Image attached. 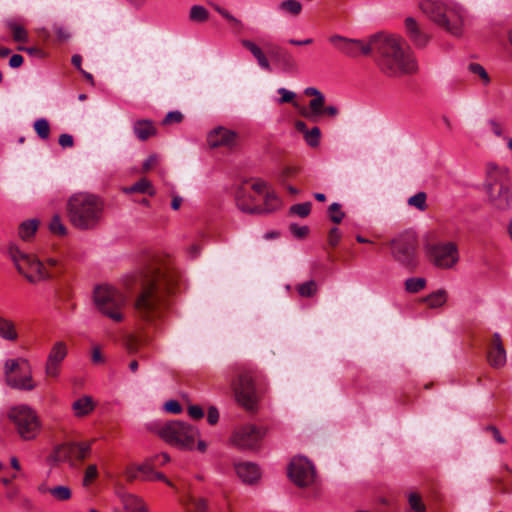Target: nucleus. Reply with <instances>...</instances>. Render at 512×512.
Returning a JSON list of instances; mask_svg holds the SVG:
<instances>
[{
    "mask_svg": "<svg viewBox=\"0 0 512 512\" xmlns=\"http://www.w3.org/2000/svg\"><path fill=\"white\" fill-rule=\"evenodd\" d=\"M189 502L197 512H207L208 510V502L205 498L191 497Z\"/></svg>",
    "mask_w": 512,
    "mask_h": 512,
    "instance_id": "55",
    "label": "nucleus"
},
{
    "mask_svg": "<svg viewBox=\"0 0 512 512\" xmlns=\"http://www.w3.org/2000/svg\"><path fill=\"white\" fill-rule=\"evenodd\" d=\"M34 129H35L37 135L41 139L46 140V139L49 138V136H50V125H49L48 120H46L45 118L37 119L34 122Z\"/></svg>",
    "mask_w": 512,
    "mask_h": 512,
    "instance_id": "45",
    "label": "nucleus"
},
{
    "mask_svg": "<svg viewBox=\"0 0 512 512\" xmlns=\"http://www.w3.org/2000/svg\"><path fill=\"white\" fill-rule=\"evenodd\" d=\"M320 136V129L318 127H313L310 130L308 129L304 135V139L310 147H317L320 143Z\"/></svg>",
    "mask_w": 512,
    "mask_h": 512,
    "instance_id": "49",
    "label": "nucleus"
},
{
    "mask_svg": "<svg viewBox=\"0 0 512 512\" xmlns=\"http://www.w3.org/2000/svg\"><path fill=\"white\" fill-rule=\"evenodd\" d=\"M58 142L62 148H70L74 145V139H73L72 135L67 134V133L61 134L59 136Z\"/></svg>",
    "mask_w": 512,
    "mask_h": 512,
    "instance_id": "62",
    "label": "nucleus"
},
{
    "mask_svg": "<svg viewBox=\"0 0 512 512\" xmlns=\"http://www.w3.org/2000/svg\"><path fill=\"white\" fill-rule=\"evenodd\" d=\"M188 415L193 419H201L204 416L203 409L198 405H190L188 407Z\"/></svg>",
    "mask_w": 512,
    "mask_h": 512,
    "instance_id": "63",
    "label": "nucleus"
},
{
    "mask_svg": "<svg viewBox=\"0 0 512 512\" xmlns=\"http://www.w3.org/2000/svg\"><path fill=\"white\" fill-rule=\"evenodd\" d=\"M342 206L341 204L334 202L332 203L327 210L328 216L330 220L335 223L339 224L342 222V220L345 217V213L341 210Z\"/></svg>",
    "mask_w": 512,
    "mask_h": 512,
    "instance_id": "44",
    "label": "nucleus"
},
{
    "mask_svg": "<svg viewBox=\"0 0 512 512\" xmlns=\"http://www.w3.org/2000/svg\"><path fill=\"white\" fill-rule=\"evenodd\" d=\"M325 103V97L321 93L318 96H315L313 99L309 102L308 109H303L304 111L302 114L307 119H309L312 122H318L319 117L322 115V109L324 107Z\"/></svg>",
    "mask_w": 512,
    "mask_h": 512,
    "instance_id": "26",
    "label": "nucleus"
},
{
    "mask_svg": "<svg viewBox=\"0 0 512 512\" xmlns=\"http://www.w3.org/2000/svg\"><path fill=\"white\" fill-rule=\"evenodd\" d=\"M183 120V114L179 111L169 112L162 121L163 125H170L173 123H180Z\"/></svg>",
    "mask_w": 512,
    "mask_h": 512,
    "instance_id": "56",
    "label": "nucleus"
},
{
    "mask_svg": "<svg viewBox=\"0 0 512 512\" xmlns=\"http://www.w3.org/2000/svg\"><path fill=\"white\" fill-rule=\"evenodd\" d=\"M189 19L192 22L203 23L209 19L208 10L202 5H193L190 8Z\"/></svg>",
    "mask_w": 512,
    "mask_h": 512,
    "instance_id": "36",
    "label": "nucleus"
},
{
    "mask_svg": "<svg viewBox=\"0 0 512 512\" xmlns=\"http://www.w3.org/2000/svg\"><path fill=\"white\" fill-rule=\"evenodd\" d=\"M208 4L217 12L219 13L224 19H226L230 24L234 25V26H241L242 23L241 21L234 17L228 10H226L225 8L221 7L220 5H218L217 3L215 2H212V1H209Z\"/></svg>",
    "mask_w": 512,
    "mask_h": 512,
    "instance_id": "42",
    "label": "nucleus"
},
{
    "mask_svg": "<svg viewBox=\"0 0 512 512\" xmlns=\"http://www.w3.org/2000/svg\"><path fill=\"white\" fill-rule=\"evenodd\" d=\"M281 206V201L274 191H267L265 193L263 206L256 205L261 211L255 212L254 214H264L276 211Z\"/></svg>",
    "mask_w": 512,
    "mask_h": 512,
    "instance_id": "31",
    "label": "nucleus"
},
{
    "mask_svg": "<svg viewBox=\"0 0 512 512\" xmlns=\"http://www.w3.org/2000/svg\"><path fill=\"white\" fill-rule=\"evenodd\" d=\"M340 240H341L340 230L337 227H333L332 229H330V231L328 233V243L332 247H335L339 244Z\"/></svg>",
    "mask_w": 512,
    "mask_h": 512,
    "instance_id": "58",
    "label": "nucleus"
},
{
    "mask_svg": "<svg viewBox=\"0 0 512 512\" xmlns=\"http://www.w3.org/2000/svg\"><path fill=\"white\" fill-rule=\"evenodd\" d=\"M265 430L253 424H244L234 429L230 444L240 450H254L259 446Z\"/></svg>",
    "mask_w": 512,
    "mask_h": 512,
    "instance_id": "13",
    "label": "nucleus"
},
{
    "mask_svg": "<svg viewBox=\"0 0 512 512\" xmlns=\"http://www.w3.org/2000/svg\"><path fill=\"white\" fill-rule=\"evenodd\" d=\"M251 188L257 194H263L268 188V183L262 179H255L251 185Z\"/></svg>",
    "mask_w": 512,
    "mask_h": 512,
    "instance_id": "60",
    "label": "nucleus"
},
{
    "mask_svg": "<svg viewBox=\"0 0 512 512\" xmlns=\"http://www.w3.org/2000/svg\"><path fill=\"white\" fill-rule=\"evenodd\" d=\"M154 466H155L154 458L150 457V458L146 459L143 464L138 465L137 469H138L139 473L143 474V478L145 480H150V479H152Z\"/></svg>",
    "mask_w": 512,
    "mask_h": 512,
    "instance_id": "48",
    "label": "nucleus"
},
{
    "mask_svg": "<svg viewBox=\"0 0 512 512\" xmlns=\"http://www.w3.org/2000/svg\"><path fill=\"white\" fill-rule=\"evenodd\" d=\"M207 421L210 425H215L219 421L218 409L214 406L209 407L207 412Z\"/></svg>",
    "mask_w": 512,
    "mask_h": 512,
    "instance_id": "64",
    "label": "nucleus"
},
{
    "mask_svg": "<svg viewBox=\"0 0 512 512\" xmlns=\"http://www.w3.org/2000/svg\"><path fill=\"white\" fill-rule=\"evenodd\" d=\"M145 342L146 338L136 335H128L124 340V346L128 354L134 355L138 353L140 346Z\"/></svg>",
    "mask_w": 512,
    "mask_h": 512,
    "instance_id": "35",
    "label": "nucleus"
},
{
    "mask_svg": "<svg viewBox=\"0 0 512 512\" xmlns=\"http://www.w3.org/2000/svg\"><path fill=\"white\" fill-rule=\"evenodd\" d=\"M289 229L291 233L299 239L305 238L309 233V227L308 226H299L296 223H292L289 226Z\"/></svg>",
    "mask_w": 512,
    "mask_h": 512,
    "instance_id": "54",
    "label": "nucleus"
},
{
    "mask_svg": "<svg viewBox=\"0 0 512 512\" xmlns=\"http://www.w3.org/2000/svg\"><path fill=\"white\" fill-rule=\"evenodd\" d=\"M260 376V373L256 370L239 367L236 370L235 378L231 381L235 400L246 411L254 412L258 408L259 396L256 383Z\"/></svg>",
    "mask_w": 512,
    "mask_h": 512,
    "instance_id": "5",
    "label": "nucleus"
},
{
    "mask_svg": "<svg viewBox=\"0 0 512 512\" xmlns=\"http://www.w3.org/2000/svg\"><path fill=\"white\" fill-rule=\"evenodd\" d=\"M427 256L435 266L443 269L453 267L459 260L458 248L453 242L428 246Z\"/></svg>",
    "mask_w": 512,
    "mask_h": 512,
    "instance_id": "15",
    "label": "nucleus"
},
{
    "mask_svg": "<svg viewBox=\"0 0 512 512\" xmlns=\"http://www.w3.org/2000/svg\"><path fill=\"white\" fill-rule=\"evenodd\" d=\"M49 229L53 234L59 236H66L68 230L66 226L63 224L61 217L58 214H55L49 224Z\"/></svg>",
    "mask_w": 512,
    "mask_h": 512,
    "instance_id": "43",
    "label": "nucleus"
},
{
    "mask_svg": "<svg viewBox=\"0 0 512 512\" xmlns=\"http://www.w3.org/2000/svg\"><path fill=\"white\" fill-rule=\"evenodd\" d=\"M311 208H312L311 202L298 203V204H294L290 207L289 213L291 215H296L301 218H305V217L309 216V214L311 212Z\"/></svg>",
    "mask_w": 512,
    "mask_h": 512,
    "instance_id": "47",
    "label": "nucleus"
},
{
    "mask_svg": "<svg viewBox=\"0 0 512 512\" xmlns=\"http://www.w3.org/2000/svg\"><path fill=\"white\" fill-rule=\"evenodd\" d=\"M288 476L298 487H308L313 484L316 472L311 461L299 456L291 460L288 467Z\"/></svg>",
    "mask_w": 512,
    "mask_h": 512,
    "instance_id": "16",
    "label": "nucleus"
},
{
    "mask_svg": "<svg viewBox=\"0 0 512 512\" xmlns=\"http://www.w3.org/2000/svg\"><path fill=\"white\" fill-rule=\"evenodd\" d=\"M179 281V272L168 261H156L134 276L140 290L133 302L137 325L157 327L168 308V295Z\"/></svg>",
    "mask_w": 512,
    "mask_h": 512,
    "instance_id": "1",
    "label": "nucleus"
},
{
    "mask_svg": "<svg viewBox=\"0 0 512 512\" xmlns=\"http://www.w3.org/2000/svg\"><path fill=\"white\" fill-rule=\"evenodd\" d=\"M448 294L446 290L439 289L426 297L422 298V302L427 303L430 308L442 307L447 301Z\"/></svg>",
    "mask_w": 512,
    "mask_h": 512,
    "instance_id": "33",
    "label": "nucleus"
},
{
    "mask_svg": "<svg viewBox=\"0 0 512 512\" xmlns=\"http://www.w3.org/2000/svg\"><path fill=\"white\" fill-rule=\"evenodd\" d=\"M0 337L8 340L15 341L18 338L15 325L11 320L0 316Z\"/></svg>",
    "mask_w": 512,
    "mask_h": 512,
    "instance_id": "34",
    "label": "nucleus"
},
{
    "mask_svg": "<svg viewBox=\"0 0 512 512\" xmlns=\"http://www.w3.org/2000/svg\"><path fill=\"white\" fill-rule=\"evenodd\" d=\"M123 192L125 194H132V193L148 194L149 196H154L156 194V190H155L154 186L152 185L151 181H149L147 178H141L139 181H137L133 185H131L129 187H124Z\"/></svg>",
    "mask_w": 512,
    "mask_h": 512,
    "instance_id": "29",
    "label": "nucleus"
},
{
    "mask_svg": "<svg viewBox=\"0 0 512 512\" xmlns=\"http://www.w3.org/2000/svg\"><path fill=\"white\" fill-rule=\"evenodd\" d=\"M68 355V347L65 342H55L45 361V376L50 379H57L61 373L62 363Z\"/></svg>",
    "mask_w": 512,
    "mask_h": 512,
    "instance_id": "17",
    "label": "nucleus"
},
{
    "mask_svg": "<svg viewBox=\"0 0 512 512\" xmlns=\"http://www.w3.org/2000/svg\"><path fill=\"white\" fill-rule=\"evenodd\" d=\"M279 9L290 15L297 16L302 11V5L297 0H285L279 4Z\"/></svg>",
    "mask_w": 512,
    "mask_h": 512,
    "instance_id": "41",
    "label": "nucleus"
},
{
    "mask_svg": "<svg viewBox=\"0 0 512 512\" xmlns=\"http://www.w3.org/2000/svg\"><path fill=\"white\" fill-rule=\"evenodd\" d=\"M91 451V445L87 442H69L58 445L53 453L49 455L47 461L49 464L69 462L73 465L75 460L85 459Z\"/></svg>",
    "mask_w": 512,
    "mask_h": 512,
    "instance_id": "14",
    "label": "nucleus"
},
{
    "mask_svg": "<svg viewBox=\"0 0 512 512\" xmlns=\"http://www.w3.org/2000/svg\"><path fill=\"white\" fill-rule=\"evenodd\" d=\"M376 39L377 33L369 36L367 40L332 35L329 37V42L345 56L358 58L361 56H372Z\"/></svg>",
    "mask_w": 512,
    "mask_h": 512,
    "instance_id": "12",
    "label": "nucleus"
},
{
    "mask_svg": "<svg viewBox=\"0 0 512 512\" xmlns=\"http://www.w3.org/2000/svg\"><path fill=\"white\" fill-rule=\"evenodd\" d=\"M408 502H409L411 509L414 510L415 512H425L426 511V506L422 502V499L419 494H417L415 492L410 493V495L408 497Z\"/></svg>",
    "mask_w": 512,
    "mask_h": 512,
    "instance_id": "51",
    "label": "nucleus"
},
{
    "mask_svg": "<svg viewBox=\"0 0 512 512\" xmlns=\"http://www.w3.org/2000/svg\"><path fill=\"white\" fill-rule=\"evenodd\" d=\"M393 259L408 271H414L418 264V241L415 233L405 231L389 242Z\"/></svg>",
    "mask_w": 512,
    "mask_h": 512,
    "instance_id": "6",
    "label": "nucleus"
},
{
    "mask_svg": "<svg viewBox=\"0 0 512 512\" xmlns=\"http://www.w3.org/2000/svg\"><path fill=\"white\" fill-rule=\"evenodd\" d=\"M65 211L72 227L79 231H92L103 221L105 202L98 195L78 192L68 198Z\"/></svg>",
    "mask_w": 512,
    "mask_h": 512,
    "instance_id": "3",
    "label": "nucleus"
},
{
    "mask_svg": "<svg viewBox=\"0 0 512 512\" xmlns=\"http://www.w3.org/2000/svg\"><path fill=\"white\" fill-rule=\"evenodd\" d=\"M98 476L97 466L95 464L89 465L84 473L83 486H89Z\"/></svg>",
    "mask_w": 512,
    "mask_h": 512,
    "instance_id": "52",
    "label": "nucleus"
},
{
    "mask_svg": "<svg viewBox=\"0 0 512 512\" xmlns=\"http://www.w3.org/2000/svg\"><path fill=\"white\" fill-rule=\"evenodd\" d=\"M94 302L98 309L115 322L123 320L121 309L126 304V297L118 290L108 286H98L94 291Z\"/></svg>",
    "mask_w": 512,
    "mask_h": 512,
    "instance_id": "9",
    "label": "nucleus"
},
{
    "mask_svg": "<svg viewBox=\"0 0 512 512\" xmlns=\"http://www.w3.org/2000/svg\"><path fill=\"white\" fill-rule=\"evenodd\" d=\"M270 55L284 70H292L295 67L292 55L281 47H272Z\"/></svg>",
    "mask_w": 512,
    "mask_h": 512,
    "instance_id": "28",
    "label": "nucleus"
},
{
    "mask_svg": "<svg viewBox=\"0 0 512 512\" xmlns=\"http://www.w3.org/2000/svg\"><path fill=\"white\" fill-rule=\"evenodd\" d=\"M405 29L408 38L415 47L424 48L429 43L431 36L420 28L414 18L408 17L405 19Z\"/></svg>",
    "mask_w": 512,
    "mask_h": 512,
    "instance_id": "21",
    "label": "nucleus"
},
{
    "mask_svg": "<svg viewBox=\"0 0 512 512\" xmlns=\"http://www.w3.org/2000/svg\"><path fill=\"white\" fill-rule=\"evenodd\" d=\"M207 141L211 148H231L236 145L237 133L224 127H217L208 134Z\"/></svg>",
    "mask_w": 512,
    "mask_h": 512,
    "instance_id": "19",
    "label": "nucleus"
},
{
    "mask_svg": "<svg viewBox=\"0 0 512 512\" xmlns=\"http://www.w3.org/2000/svg\"><path fill=\"white\" fill-rule=\"evenodd\" d=\"M504 186H512L509 169L492 162L488 163L486 165L485 190H492L498 187L503 188Z\"/></svg>",
    "mask_w": 512,
    "mask_h": 512,
    "instance_id": "18",
    "label": "nucleus"
},
{
    "mask_svg": "<svg viewBox=\"0 0 512 512\" xmlns=\"http://www.w3.org/2000/svg\"><path fill=\"white\" fill-rule=\"evenodd\" d=\"M124 509L129 512H149L144 500L135 494L128 493L124 489L116 492Z\"/></svg>",
    "mask_w": 512,
    "mask_h": 512,
    "instance_id": "23",
    "label": "nucleus"
},
{
    "mask_svg": "<svg viewBox=\"0 0 512 512\" xmlns=\"http://www.w3.org/2000/svg\"><path fill=\"white\" fill-rule=\"evenodd\" d=\"M9 28L13 34V39L17 42H26L28 39L27 32L21 25L17 23H9Z\"/></svg>",
    "mask_w": 512,
    "mask_h": 512,
    "instance_id": "50",
    "label": "nucleus"
},
{
    "mask_svg": "<svg viewBox=\"0 0 512 512\" xmlns=\"http://www.w3.org/2000/svg\"><path fill=\"white\" fill-rule=\"evenodd\" d=\"M244 184L245 183L239 185L235 190V201L237 207L241 211L249 214H254L255 212L261 211V209L259 207H256V205L252 206L249 204V201L254 202V199L246 195V189Z\"/></svg>",
    "mask_w": 512,
    "mask_h": 512,
    "instance_id": "25",
    "label": "nucleus"
},
{
    "mask_svg": "<svg viewBox=\"0 0 512 512\" xmlns=\"http://www.w3.org/2000/svg\"><path fill=\"white\" fill-rule=\"evenodd\" d=\"M296 290L301 297L308 298L316 295L318 286L314 280H309L297 285Z\"/></svg>",
    "mask_w": 512,
    "mask_h": 512,
    "instance_id": "38",
    "label": "nucleus"
},
{
    "mask_svg": "<svg viewBox=\"0 0 512 512\" xmlns=\"http://www.w3.org/2000/svg\"><path fill=\"white\" fill-rule=\"evenodd\" d=\"M38 222L36 220L24 221L19 226V236L23 240H29L37 231Z\"/></svg>",
    "mask_w": 512,
    "mask_h": 512,
    "instance_id": "37",
    "label": "nucleus"
},
{
    "mask_svg": "<svg viewBox=\"0 0 512 512\" xmlns=\"http://www.w3.org/2000/svg\"><path fill=\"white\" fill-rule=\"evenodd\" d=\"M9 419L14 423L18 434L23 440L36 438L40 432L41 423L37 413L27 405L14 406L9 410Z\"/></svg>",
    "mask_w": 512,
    "mask_h": 512,
    "instance_id": "10",
    "label": "nucleus"
},
{
    "mask_svg": "<svg viewBox=\"0 0 512 512\" xmlns=\"http://www.w3.org/2000/svg\"><path fill=\"white\" fill-rule=\"evenodd\" d=\"M469 70L472 73L477 74L484 81V84L487 85L490 82L489 75L482 65L478 63H471L469 65Z\"/></svg>",
    "mask_w": 512,
    "mask_h": 512,
    "instance_id": "53",
    "label": "nucleus"
},
{
    "mask_svg": "<svg viewBox=\"0 0 512 512\" xmlns=\"http://www.w3.org/2000/svg\"><path fill=\"white\" fill-rule=\"evenodd\" d=\"M158 435L167 443L183 448L192 449L199 435L196 427L182 421H170L161 425Z\"/></svg>",
    "mask_w": 512,
    "mask_h": 512,
    "instance_id": "8",
    "label": "nucleus"
},
{
    "mask_svg": "<svg viewBox=\"0 0 512 512\" xmlns=\"http://www.w3.org/2000/svg\"><path fill=\"white\" fill-rule=\"evenodd\" d=\"M485 431L487 433H490L492 435V437L495 439L496 442H498L499 444H504L505 443V439L504 437L501 435L499 429L495 426H487L485 427Z\"/></svg>",
    "mask_w": 512,
    "mask_h": 512,
    "instance_id": "61",
    "label": "nucleus"
},
{
    "mask_svg": "<svg viewBox=\"0 0 512 512\" xmlns=\"http://www.w3.org/2000/svg\"><path fill=\"white\" fill-rule=\"evenodd\" d=\"M372 56L380 72L389 78H401L418 72L414 52L400 36L377 33Z\"/></svg>",
    "mask_w": 512,
    "mask_h": 512,
    "instance_id": "2",
    "label": "nucleus"
},
{
    "mask_svg": "<svg viewBox=\"0 0 512 512\" xmlns=\"http://www.w3.org/2000/svg\"><path fill=\"white\" fill-rule=\"evenodd\" d=\"M133 131L136 137L141 141H145L157 133V129L154 126V123L147 119L135 121L133 125Z\"/></svg>",
    "mask_w": 512,
    "mask_h": 512,
    "instance_id": "27",
    "label": "nucleus"
},
{
    "mask_svg": "<svg viewBox=\"0 0 512 512\" xmlns=\"http://www.w3.org/2000/svg\"><path fill=\"white\" fill-rule=\"evenodd\" d=\"M72 409L76 416H86L94 409L93 400L90 396H83L73 402Z\"/></svg>",
    "mask_w": 512,
    "mask_h": 512,
    "instance_id": "32",
    "label": "nucleus"
},
{
    "mask_svg": "<svg viewBox=\"0 0 512 512\" xmlns=\"http://www.w3.org/2000/svg\"><path fill=\"white\" fill-rule=\"evenodd\" d=\"M235 470L239 478L244 483L253 484L260 478V470L258 466L251 462L235 464Z\"/></svg>",
    "mask_w": 512,
    "mask_h": 512,
    "instance_id": "24",
    "label": "nucleus"
},
{
    "mask_svg": "<svg viewBox=\"0 0 512 512\" xmlns=\"http://www.w3.org/2000/svg\"><path fill=\"white\" fill-rule=\"evenodd\" d=\"M426 286V280L424 278H408L405 281V289L409 293H417L424 289Z\"/></svg>",
    "mask_w": 512,
    "mask_h": 512,
    "instance_id": "46",
    "label": "nucleus"
},
{
    "mask_svg": "<svg viewBox=\"0 0 512 512\" xmlns=\"http://www.w3.org/2000/svg\"><path fill=\"white\" fill-rule=\"evenodd\" d=\"M5 383L12 389L32 391L37 383L32 376L29 361L25 358L8 359L4 364Z\"/></svg>",
    "mask_w": 512,
    "mask_h": 512,
    "instance_id": "7",
    "label": "nucleus"
},
{
    "mask_svg": "<svg viewBox=\"0 0 512 512\" xmlns=\"http://www.w3.org/2000/svg\"><path fill=\"white\" fill-rule=\"evenodd\" d=\"M407 203L409 206L415 207L419 211H425L428 208L427 194L423 191H420L415 195L411 196L407 200Z\"/></svg>",
    "mask_w": 512,
    "mask_h": 512,
    "instance_id": "40",
    "label": "nucleus"
},
{
    "mask_svg": "<svg viewBox=\"0 0 512 512\" xmlns=\"http://www.w3.org/2000/svg\"><path fill=\"white\" fill-rule=\"evenodd\" d=\"M49 494L57 501H67L72 497L71 489L65 485L51 487Z\"/></svg>",
    "mask_w": 512,
    "mask_h": 512,
    "instance_id": "39",
    "label": "nucleus"
},
{
    "mask_svg": "<svg viewBox=\"0 0 512 512\" xmlns=\"http://www.w3.org/2000/svg\"><path fill=\"white\" fill-rule=\"evenodd\" d=\"M8 252L18 272L30 283H37L51 277L39 260L22 253L15 245H10Z\"/></svg>",
    "mask_w": 512,
    "mask_h": 512,
    "instance_id": "11",
    "label": "nucleus"
},
{
    "mask_svg": "<svg viewBox=\"0 0 512 512\" xmlns=\"http://www.w3.org/2000/svg\"><path fill=\"white\" fill-rule=\"evenodd\" d=\"M487 358L489 364L494 368L503 367L506 363V351L499 333L493 334L492 345L488 351Z\"/></svg>",
    "mask_w": 512,
    "mask_h": 512,
    "instance_id": "22",
    "label": "nucleus"
},
{
    "mask_svg": "<svg viewBox=\"0 0 512 512\" xmlns=\"http://www.w3.org/2000/svg\"><path fill=\"white\" fill-rule=\"evenodd\" d=\"M241 44L253 54L261 68L271 70L270 63L260 47L250 40H242Z\"/></svg>",
    "mask_w": 512,
    "mask_h": 512,
    "instance_id": "30",
    "label": "nucleus"
},
{
    "mask_svg": "<svg viewBox=\"0 0 512 512\" xmlns=\"http://www.w3.org/2000/svg\"><path fill=\"white\" fill-rule=\"evenodd\" d=\"M278 93L281 95V98L278 100L279 103H290L296 97L294 92H291L285 88H279Z\"/></svg>",
    "mask_w": 512,
    "mask_h": 512,
    "instance_id": "59",
    "label": "nucleus"
},
{
    "mask_svg": "<svg viewBox=\"0 0 512 512\" xmlns=\"http://www.w3.org/2000/svg\"><path fill=\"white\" fill-rule=\"evenodd\" d=\"M487 124L496 137H503L504 127L498 120L491 118L487 121Z\"/></svg>",
    "mask_w": 512,
    "mask_h": 512,
    "instance_id": "57",
    "label": "nucleus"
},
{
    "mask_svg": "<svg viewBox=\"0 0 512 512\" xmlns=\"http://www.w3.org/2000/svg\"><path fill=\"white\" fill-rule=\"evenodd\" d=\"M421 11L435 24L455 36L463 32L465 13L458 5H446L435 0L420 2Z\"/></svg>",
    "mask_w": 512,
    "mask_h": 512,
    "instance_id": "4",
    "label": "nucleus"
},
{
    "mask_svg": "<svg viewBox=\"0 0 512 512\" xmlns=\"http://www.w3.org/2000/svg\"><path fill=\"white\" fill-rule=\"evenodd\" d=\"M489 203L497 210L505 211L511 206V186L498 187L492 190H485Z\"/></svg>",
    "mask_w": 512,
    "mask_h": 512,
    "instance_id": "20",
    "label": "nucleus"
}]
</instances>
